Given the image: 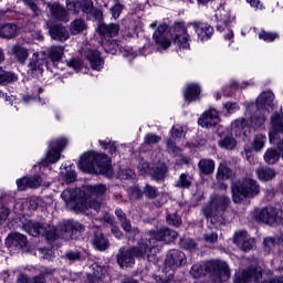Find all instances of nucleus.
Here are the masks:
<instances>
[{"instance_id":"obj_1","label":"nucleus","mask_w":283,"mask_h":283,"mask_svg":"<svg viewBox=\"0 0 283 283\" xmlns=\"http://www.w3.org/2000/svg\"><path fill=\"white\" fill-rule=\"evenodd\" d=\"M23 229L33 238L44 235L49 242H54V240H57L59 238H63V240H74L76 233H83V231H85V227L76 221H66L62 223L59 232L54 226L41 224L34 221L24 223Z\"/></svg>"},{"instance_id":"obj_2","label":"nucleus","mask_w":283,"mask_h":283,"mask_svg":"<svg viewBox=\"0 0 283 283\" xmlns=\"http://www.w3.org/2000/svg\"><path fill=\"white\" fill-rule=\"evenodd\" d=\"M78 168L85 174H98L106 178L114 176L112 161L104 154L84 153L80 158Z\"/></svg>"},{"instance_id":"obj_3","label":"nucleus","mask_w":283,"mask_h":283,"mask_svg":"<svg viewBox=\"0 0 283 283\" xmlns=\"http://www.w3.org/2000/svg\"><path fill=\"white\" fill-rule=\"evenodd\" d=\"M229 205H231L229 197L217 195L209 203L202 207L201 213L214 229H220V227L227 224L224 211H227Z\"/></svg>"},{"instance_id":"obj_4","label":"nucleus","mask_w":283,"mask_h":283,"mask_svg":"<svg viewBox=\"0 0 283 283\" xmlns=\"http://www.w3.org/2000/svg\"><path fill=\"white\" fill-rule=\"evenodd\" d=\"M260 193V185L255 179L243 178L232 186V200L240 205L247 198H255Z\"/></svg>"},{"instance_id":"obj_5","label":"nucleus","mask_w":283,"mask_h":283,"mask_svg":"<svg viewBox=\"0 0 283 283\" xmlns=\"http://www.w3.org/2000/svg\"><path fill=\"white\" fill-rule=\"evenodd\" d=\"M235 283H283V276L268 281L266 274L262 272V268H248L234 275Z\"/></svg>"},{"instance_id":"obj_6","label":"nucleus","mask_w":283,"mask_h":283,"mask_svg":"<svg viewBox=\"0 0 283 283\" xmlns=\"http://www.w3.org/2000/svg\"><path fill=\"white\" fill-rule=\"evenodd\" d=\"M206 273H210L217 282H227L231 277L229 265L224 261L210 260L205 264Z\"/></svg>"},{"instance_id":"obj_7","label":"nucleus","mask_w":283,"mask_h":283,"mask_svg":"<svg viewBox=\"0 0 283 283\" xmlns=\"http://www.w3.org/2000/svg\"><path fill=\"white\" fill-rule=\"evenodd\" d=\"M105 191H107V187L105 185H95V186H88L86 188V193L90 196L84 201V205L86 207V211L88 209H93L96 213L101 211V207H103V202H101L102 196H105Z\"/></svg>"},{"instance_id":"obj_8","label":"nucleus","mask_w":283,"mask_h":283,"mask_svg":"<svg viewBox=\"0 0 283 283\" xmlns=\"http://www.w3.org/2000/svg\"><path fill=\"white\" fill-rule=\"evenodd\" d=\"M61 198L64 200L67 209H73V211H87L85 201L78 200V190L65 189L61 193Z\"/></svg>"},{"instance_id":"obj_9","label":"nucleus","mask_w":283,"mask_h":283,"mask_svg":"<svg viewBox=\"0 0 283 283\" xmlns=\"http://www.w3.org/2000/svg\"><path fill=\"white\" fill-rule=\"evenodd\" d=\"M147 234L155 241V243L165 242V244H171V242L178 238V232L167 227L149 230Z\"/></svg>"},{"instance_id":"obj_10","label":"nucleus","mask_w":283,"mask_h":283,"mask_svg":"<svg viewBox=\"0 0 283 283\" xmlns=\"http://www.w3.org/2000/svg\"><path fill=\"white\" fill-rule=\"evenodd\" d=\"M185 264H187V255L185 252L172 249L166 254L165 269L176 271V269H180V266H185Z\"/></svg>"},{"instance_id":"obj_11","label":"nucleus","mask_w":283,"mask_h":283,"mask_svg":"<svg viewBox=\"0 0 283 283\" xmlns=\"http://www.w3.org/2000/svg\"><path fill=\"white\" fill-rule=\"evenodd\" d=\"M255 106L259 112H264V114H271L273 107H275V94L273 91H263L255 99Z\"/></svg>"},{"instance_id":"obj_12","label":"nucleus","mask_w":283,"mask_h":283,"mask_svg":"<svg viewBox=\"0 0 283 283\" xmlns=\"http://www.w3.org/2000/svg\"><path fill=\"white\" fill-rule=\"evenodd\" d=\"M67 145V139L60 138L54 142H51L49 146V151L46 154V158L44 161H42V165H48V163H51L54 165V163H59L61 159V151L65 149V146Z\"/></svg>"},{"instance_id":"obj_13","label":"nucleus","mask_w":283,"mask_h":283,"mask_svg":"<svg viewBox=\"0 0 283 283\" xmlns=\"http://www.w3.org/2000/svg\"><path fill=\"white\" fill-rule=\"evenodd\" d=\"M253 218L264 224H275L277 222V210L273 207L258 208L253 211Z\"/></svg>"},{"instance_id":"obj_14","label":"nucleus","mask_w":283,"mask_h":283,"mask_svg":"<svg viewBox=\"0 0 283 283\" xmlns=\"http://www.w3.org/2000/svg\"><path fill=\"white\" fill-rule=\"evenodd\" d=\"M156 247V242L150 237L149 239H140L136 247H132L136 258H142L143 260H149L151 251Z\"/></svg>"},{"instance_id":"obj_15","label":"nucleus","mask_w":283,"mask_h":283,"mask_svg":"<svg viewBox=\"0 0 283 283\" xmlns=\"http://www.w3.org/2000/svg\"><path fill=\"white\" fill-rule=\"evenodd\" d=\"M136 253L133 248H120L117 253V264H119L120 269H129L136 264Z\"/></svg>"},{"instance_id":"obj_16","label":"nucleus","mask_w":283,"mask_h":283,"mask_svg":"<svg viewBox=\"0 0 283 283\" xmlns=\"http://www.w3.org/2000/svg\"><path fill=\"white\" fill-rule=\"evenodd\" d=\"M6 247L20 251V249L28 247V238L19 232H13L7 237Z\"/></svg>"},{"instance_id":"obj_17","label":"nucleus","mask_w":283,"mask_h":283,"mask_svg":"<svg viewBox=\"0 0 283 283\" xmlns=\"http://www.w3.org/2000/svg\"><path fill=\"white\" fill-rule=\"evenodd\" d=\"M218 123H220V116L217 109L206 111L198 119L200 127H206L207 129L209 127H216Z\"/></svg>"},{"instance_id":"obj_18","label":"nucleus","mask_w":283,"mask_h":283,"mask_svg":"<svg viewBox=\"0 0 283 283\" xmlns=\"http://www.w3.org/2000/svg\"><path fill=\"white\" fill-rule=\"evenodd\" d=\"M78 7L85 14H92L94 10V2L92 0H66V8L73 12H78Z\"/></svg>"},{"instance_id":"obj_19","label":"nucleus","mask_w":283,"mask_h":283,"mask_svg":"<svg viewBox=\"0 0 283 283\" xmlns=\"http://www.w3.org/2000/svg\"><path fill=\"white\" fill-rule=\"evenodd\" d=\"M283 134V112L271 117V128L269 130L270 143H275V136Z\"/></svg>"},{"instance_id":"obj_20","label":"nucleus","mask_w":283,"mask_h":283,"mask_svg":"<svg viewBox=\"0 0 283 283\" xmlns=\"http://www.w3.org/2000/svg\"><path fill=\"white\" fill-rule=\"evenodd\" d=\"M17 186L20 191H25V189H36V187H41V177H23L17 180Z\"/></svg>"},{"instance_id":"obj_21","label":"nucleus","mask_w":283,"mask_h":283,"mask_svg":"<svg viewBox=\"0 0 283 283\" xmlns=\"http://www.w3.org/2000/svg\"><path fill=\"white\" fill-rule=\"evenodd\" d=\"M85 56L87 61H90V65L92 70H96L97 72L103 70V59L101 57V52L94 50H86Z\"/></svg>"},{"instance_id":"obj_22","label":"nucleus","mask_w":283,"mask_h":283,"mask_svg":"<svg viewBox=\"0 0 283 283\" xmlns=\"http://www.w3.org/2000/svg\"><path fill=\"white\" fill-rule=\"evenodd\" d=\"M97 41L107 54H116V50L119 48L118 40L112 36H99Z\"/></svg>"},{"instance_id":"obj_23","label":"nucleus","mask_w":283,"mask_h":283,"mask_svg":"<svg viewBox=\"0 0 283 283\" xmlns=\"http://www.w3.org/2000/svg\"><path fill=\"white\" fill-rule=\"evenodd\" d=\"M45 53H34L33 60L30 62L29 67L32 73L43 74V67L45 65Z\"/></svg>"},{"instance_id":"obj_24","label":"nucleus","mask_w":283,"mask_h":283,"mask_svg":"<svg viewBox=\"0 0 283 283\" xmlns=\"http://www.w3.org/2000/svg\"><path fill=\"white\" fill-rule=\"evenodd\" d=\"M256 176L262 182H269L274 180L275 176H277V171L269 166H261L256 169Z\"/></svg>"},{"instance_id":"obj_25","label":"nucleus","mask_w":283,"mask_h":283,"mask_svg":"<svg viewBox=\"0 0 283 283\" xmlns=\"http://www.w3.org/2000/svg\"><path fill=\"white\" fill-rule=\"evenodd\" d=\"M11 56H14L15 61L18 63H25L28 61V57L30 56V52L28 49L21 44H14L11 48Z\"/></svg>"},{"instance_id":"obj_26","label":"nucleus","mask_w":283,"mask_h":283,"mask_svg":"<svg viewBox=\"0 0 283 283\" xmlns=\"http://www.w3.org/2000/svg\"><path fill=\"white\" fill-rule=\"evenodd\" d=\"M93 273L88 274L86 283H103L105 280V269L98 264L92 265Z\"/></svg>"},{"instance_id":"obj_27","label":"nucleus","mask_w":283,"mask_h":283,"mask_svg":"<svg viewBox=\"0 0 283 283\" xmlns=\"http://www.w3.org/2000/svg\"><path fill=\"white\" fill-rule=\"evenodd\" d=\"M270 113H264V111H259L250 117V125L253 129H262L264 123H266V117Z\"/></svg>"},{"instance_id":"obj_28","label":"nucleus","mask_w":283,"mask_h":283,"mask_svg":"<svg viewBox=\"0 0 283 283\" xmlns=\"http://www.w3.org/2000/svg\"><path fill=\"white\" fill-rule=\"evenodd\" d=\"M280 158H282V154L275 147L268 148L263 155V160L266 165H275L280 161Z\"/></svg>"},{"instance_id":"obj_29","label":"nucleus","mask_w":283,"mask_h":283,"mask_svg":"<svg viewBox=\"0 0 283 283\" xmlns=\"http://www.w3.org/2000/svg\"><path fill=\"white\" fill-rule=\"evenodd\" d=\"M190 25H192L198 36H211L213 34V27L207 23L192 22Z\"/></svg>"},{"instance_id":"obj_30","label":"nucleus","mask_w":283,"mask_h":283,"mask_svg":"<svg viewBox=\"0 0 283 283\" xmlns=\"http://www.w3.org/2000/svg\"><path fill=\"white\" fill-rule=\"evenodd\" d=\"M98 33L102 34L103 36H117L120 25L116 23H111V24H99L98 28Z\"/></svg>"},{"instance_id":"obj_31","label":"nucleus","mask_w":283,"mask_h":283,"mask_svg":"<svg viewBox=\"0 0 283 283\" xmlns=\"http://www.w3.org/2000/svg\"><path fill=\"white\" fill-rule=\"evenodd\" d=\"M153 180H165L167 178V165L158 164L149 170Z\"/></svg>"},{"instance_id":"obj_32","label":"nucleus","mask_w":283,"mask_h":283,"mask_svg":"<svg viewBox=\"0 0 283 283\" xmlns=\"http://www.w3.org/2000/svg\"><path fill=\"white\" fill-rule=\"evenodd\" d=\"M198 168L200 174L209 176L216 169V161H213V159H201L199 160Z\"/></svg>"},{"instance_id":"obj_33","label":"nucleus","mask_w":283,"mask_h":283,"mask_svg":"<svg viewBox=\"0 0 283 283\" xmlns=\"http://www.w3.org/2000/svg\"><path fill=\"white\" fill-rule=\"evenodd\" d=\"M233 178V170L224 164H220L217 170L218 182H224V180H231Z\"/></svg>"},{"instance_id":"obj_34","label":"nucleus","mask_w":283,"mask_h":283,"mask_svg":"<svg viewBox=\"0 0 283 283\" xmlns=\"http://www.w3.org/2000/svg\"><path fill=\"white\" fill-rule=\"evenodd\" d=\"M200 96V86L196 84H190L186 87L184 92V97L188 103L196 101Z\"/></svg>"},{"instance_id":"obj_35","label":"nucleus","mask_w":283,"mask_h":283,"mask_svg":"<svg viewBox=\"0 0 283 283\" xmlns=\"http://www.w3.org/2000/svg\"><path fill=\"white\" fill-rule=\"evenodd\" d=\"M48 8L53 19H63L67 14L65 8L60 6L59 2L49 3Z\"/></svg>"},{"instance_id":"obj_36","label":"nucleus","mask_w":283,"mask_h":283,"mask_svg":"<svg viewBox=\"0 0 283 283\" xmlns=\"http://www.w3.org/2000/svg\"><path fill=\"white\" fill-rule=\"evenodd\" d=\"M93 244L98 251H106L109 248V241L101 232H96Z\"/></svg>"},{"instance_id":"obj_37","label":"nucleus","mask_w":283,"mask_h":283,"mask_svg":"<svg viewBox=\"0 0 283 283\" xmlns=\"http://www.w3.org/2000/svg\"><path fill=\"white\" fill-rule=\"evenodd\" d=\"M65 49L63 46H51L49 50V59L52 63H59L63 59Z\"/></svg>"},{"instance_id":"obj_38","label":"nucleus","mask_w":283,"mask_h":283,"mask_svg":"<svg viewBox=\"0 0 283 283\" xmlns=\"http://www.w3.org/2000/svg\"><path fill=\"white\" fill-rule=\"evenodd\" d=\"M87 30V23L83 21V19H76L73 22H71V33L76 34H83Z\"/></svg>"},{"instance_id":"obj_39","label":"nucleus","mask_w":283,"mask_h":283,"mask_svg":"<svg viewBox=\"0 0 283 283\" xmlns=\"http://www.w3.org/2000/svg\"><path fill=\"white\" fill-rule=\"evenodd\" d=\"M46 28L51 36H65L67 34V30L63 25H52V23L48 22Z\"/></svg>"},{"instance_id":"obj_40","label":"nucleus","mask_w":283,"mask_h":283,"mask_svg":"<svg viewBox=\"0 0 283 283\" xmlns=\"http://www.w3.org/2000/svg\"><path fill=\"white\" fill-rule=\"evenodd\" d=\"M266 145V137L263 134H256L252 142V149L254 151H262Z\"/></svg>"},{"instance_id":"obj_41","label":"nucleus","mask_w":283,"mask_h":283,"mask_svg":"<svg viewBox=\"0 0 283 283\" xmlns=\"http://www.w3.org/2000/svg\"><path fill=\"white\" fill-rule=\"evenodd\" d=\"M175 187L178 189H189V187H191V176H189V174H181L177 179Z\"/></svg>"},{"instance_id":"obj_42","label":"nucleus","mask_w":283,"mask_h":283,"mask_svg":"<svg viewBox=\"0 0 283 283\" xmlns=\"http://www.w3.org/2000/svg\"><path fill=\"white\" fill-rule=\"evenodd\" d=\"M245 127H249V122L244 117L235 119L231 124V129L237 135L242 134V129H244Z\"/></svg>"},{"instance_id":"obj_43","label":"nucleus","mask_w":283,"mask_h":283,"mask_svg":"<svg viewBox=\"0 0 283 283\" xmlns=\"http://www.w3.org/2000/svg\"><path fill=\"white\" fill-rule=\"evenodd\" d=\"M179 247L186 251H196V249H198V243H196V240L193 239L184 238L180 240Z\"/></svg>"},{"instance_id":"obj_44","label":"nucleus","mask_w":283,"mask_h":283,"mask_svg":"<svg viewBox=\"0 0 283 283\" xmlns=\"http://www.w3.org/2000/svg\"><path fill=\"white\" fill-rule=\"evenodd\" d=\"M166 222L169 227H180V224H182V219L177 212H168L166 216Z\"/></svg>"},{"instance_id":"obj_45","label":"nucleus","mask_w":283,"mask_h":283,"mask_svg":"<svg viewBox=\"0 0 283 283\" xmlns=\"http://www.w3.org/2000/svg\"><path fill=\"white\" fill-rule=\"evenodd\" d=\"M14 81H17V76L13 73L6 72L0 67V85H3V83H14Z\"/></svg>"},{"instance_id":"obj_46","label":"nucleus","mask_w":283,"mask_h":283,"mask_svg":"<svg viewBox=\"0 0 283 283\" xmlns=\"http://www.w3.org/2000/svg\"><path fill=\"white\" fill-rule=\"evenodd\" d=\"M163 140V137L154 134V133H148L144 137V145H158Z\"/></svg>"},{"instance_id":"obj_47","label":"nucleus","mask_w":283,"mask_h":283,"mask_svg":"<svg viewBox=\"0 0 283 283\" xmlns=\"http://www.w3.org/2000/svg\"><path fill=\"white\" fill-rule=\"evenodd\" d=\"M250 237L249 234L247 233V231L244 230H241V231H238L234 233L233 235V243L237 244V247H241L242 243L248 240Z\"/></svg>"},{"instance_id":"obj_48","label":"nucleus","mask_w":283,"mask_h":283,"mask_svg":"<svg viewBox=\"0 0 283 283\" xmlns=\"http://www.w3.org/2000/svg\"><path fill=\"white\" fill-rule=\"evenodd\" d=\"M143 193L146 198H149L150 200L158 198V189L150 185H146L144 187Z\"/></svg>"},{"instance_id":"obj_49","label":"nucleus","mask_w":283,"mask_h":283,"mask_svg":"<svg viewBox=\"0 0 283 283\" xmlns=\"http://www.w3.org/2000/svg\"><path fill=\"white\" fill-rule=\"evenodd\" d=\"M154 39L158 50H167L171 45V40H168L167 36H155Z\"/></svg>"},{"instance_id":"obj_50","label":"nucleus","mask_w":283,"mask_h":283,"mask_svg":"<svg viewBox=\"0 0 283 283\" xmlns=\"http://www.w3.org/2000/svg\"><path fill=\"white\" fill-rule=\"evenodd\" d=\"M120 224H122V229H124L126 233H129V235H138V233H140L138 228H132V222H129V220L127 219H124V221H120Z\"/></svg>"},{"instance_id":"obj_51","label":"nucleus","mask_w":283,"mask_h":283,"mask_svg":"<svg viewBox=\"0 0 283 283\" xmlns=\"http://www.w3.org/2000/svg\"><path fill=\"white\" fill-rule=\"evenodd\" d=\"M235 139L233 137H224L219 142V147L222 149H234L235 148Z\"/></svg>"},{"instance_id":"obj_52","label":"nucleus","mask_w":283,"mask_h":283,"mask_svg":"<svg viewBox=\"0 0 283 283\" xmlns=\"http://www.w3.org/2000/svg\"><path fill=\"white\" fill-rule=\"evenodd\" d=\"M17 24H6L2 27L1 32L2 36H14L17 34Z\"/></svg>"},{"instance_id":"obj_53","label":"nucleus","mask_w":283,"mask_h":283,"mask_svg":"<svg viewBox=\"0 0 283 283\" xmlns=\"http://www.w3.org/2000/svg\"><path fill=\"white\" fill-rule=\"evenodd\" d=\"M253 247H255V239L248 237V239H245L241 245H239V249H241V251H244L245 253L251 251V249H253Z\"/></svg>"},{"instance_id":"obj_54","label":"nucleus","mask_w":283,"mask_h":283,"mask_svg":"<svg viewBox=\"0 0 283 283\" xmlns=\"http://www.w3.org/2000/svg\"><path fill=\"white\" fill-rule=\"evenodd\" d=\"M187 133V129L184 126H172L171 136L172 138H182V135Z\"/></svg>"},{"instance_id":"obj_55","label":"nucleus","mask_w":283,"mask_h":283,"mask_svg":"<svg viewBox=\"0 0 283 283\" xmlns=\"http://www.w3.org/2000/svg\"><path fill=\"white\" fill-rule=\"evenodd\" d=\"M118 178L120 180H129V178H134V170L132 169H122L118 171Z\"/></svg>"},{"instance_id":"obj_56","label":"nucleus","mask_w":283,"mask_h":283,"mask_svg":"<svg viewBox=\"0 0 283 283\" xmlns=\"http://www.w3.org/2000/svg\"><path fill=\"white\" fill-rule=\"evenodd\" d=\"M175 43L176 45H178V48H182L184 50H187V48H189V39L185 36L175 38Z\"/></svg>"},{"instance_id":"obj_57","label":"nucleus","mask_w":283,"mask_h":283,"mask_svg":"<svg viewBox=\"0 0 283 283\" xmlns=\"http://www.w3.org/2000/svg\"><path fill=\"white\" fill-rule=\"evenodd\" d=\"M224 109L229 114H235V112H238V109H240V105H238V103H235V102H228L224 104Z\"/></svg>"},{"instance_id":"obj_58","label":"nucleus","mask_w":283,"mask_h":283,"mask_svg":"<svg viewBox=\"0 0 283 283\" xmlns=\"http://www.w3.org/2000/svg\"><path fill=\"white\" fill-rule=\"evenodd\" d=\"M137 169L140 176H145L146 174H149V171H151V169H149V164L144 160L139 161Z\"/></svg>"},{"instance_id":"obj_59","label":"nucleus","mask_w":283,"mask_h":283,"mask_svg":"<svg viewBox=\"0 0 283 283\" xmlns=\"http://www.w3.org/2000/svg\"><path fill=\"white\" fill-rule=\"evenodd\" d=\"M66 65L75 70V72H78V70L83 67V62H81V60L72 59L66 61Z\"/></svg>"},{"instance_id":"obj_60","label":"nucleus","mask_w":283,"mask_h":283,"mask_svg":"<svg viewBox=\"0 0 283 283\" xmlns=\"http://www.w3.org/2000/svg\"><path fill=\"white\" fill-rule=\"evenodd\" d=\"M130 193V200H139V198H143V193L140 188L138 187H133L129 189Z\"/></svg>"},{"instance_id":"obj_61","label":"nucleus","mask_w":283,"mask_h":283,"mask_svg":"<svg viewBox=\"0 0 283 283\" xmlns=\"http://www.w3.org/2000/svg\"><path fill=\"white\" fill-rule=\"evenodd\" d=\"M203 240L205 242H207V244H216V242H218V233H207L203 235Z\"/></svg>"},{"instance_id":"obj_62","label":"nucleus","mask_w":283,"mask_h":283,"mask_svg":"<svg viewBox=\"0 0 283 283\" xmlns=\"http://www.w3.org/2000/svg\"><path fill=\"white\" fill-rule=\"evenodd\" d=\"M99 145L107 149L109 154H116V144L114 142H99Z\"/></svg>"},{"instance_id":"obj_63","label":"nucleus","mask_w":283,"mask_h":283,"mask_svg":"<svg viewBox=\"0 0 283 283\" xmlns=\"http://www.w3.org/2000/svg\"><path fill=\"white\" fill-rule=\"evenodd\" d=\"M190 274L192 275V277L198 279L202 275V265L200 264H195L192 265L191 270H190Z\"/></svg>"},{"instance_id":"obj_64","label":"nucleus","mask_w":283,"mask_h":283,"mask_svg":"<svg viewBox=\"0 0 283 283\" xmlns=\"http://www.w3.org/2000/svg\"><path fill=\"white\" fill-rule=\"evenodd\" d=\"M112 17L113 19H118L120 17V13L123 12V4L116 3L112 9Z\"/></svg>"}]
</instances>
